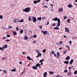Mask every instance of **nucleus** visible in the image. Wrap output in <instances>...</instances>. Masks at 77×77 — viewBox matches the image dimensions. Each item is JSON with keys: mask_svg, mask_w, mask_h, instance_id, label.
Instances as JSON below:
<instances>
[{"mask_svg": "<svg viewBox=\"0 0 77 77\" xmlns=\"http://www.w3.org/2000/svg\"><path fill=\"white\" fill-rule=\"evenodd\" d=\"M52 20L55 21H57L58 23H57V27H59L60 26V21L59 19H57V18L55 17L54 19H53Z\"/></svg>", "mask_w": 77, "mask_h": 77, "instance_id": "1", "label": "nucleus"}, {"mask_svg": "<svg viewBox=\"0 0 77 77\" xmlns=\"http://www.w3.org/2000/svg\"><path fill=\"white\" fill-rule=\"evenodd\" d=\"M23 12H29L30 11V8L29 7L26 8L23 10Z\"/></svg>", "mask_w": 77, "mask_h": 77, "instance_id": "2", "label": "nucleus"}, {"mask_svg": "<svg viewBox=\"0 0 77 77\" xmlns=\"http://www.w3.org/2000/svg\"><path fill=\"white\" fill-rule=\"evenodd\" d=\"M32 18L33 20V21L34 23H35V22H36V21L37 19H36V18H35V17L33 16L32 17Z\"/></svg>", "mask_w": 77, "mask_h": 77, "instance_id": "3", "label": "nucleus"}, {"mask_svg": "<svg viewBox=\"0 0 77 77\" xmlns=\"http://www.w3.org/2000/svg\"><path fill=\"white\" fill-rule=\"evenodd\" d=\"M18 21V18H14V19L13 20V22L14 23H16L17 21Z\"/></svg>", "mask_w": 77, "mask_h": 77, "instance_id": "4", "label": "nucleus"}, {"mask_svg": "<svg viewBox=\"0 0 77 77\" xmlns=\"http://www.w3.org/2000/svg\"><path fill=\"white\" fill-rule=\"evenodd\" d=\"M41 0H38L37 1H34V3L35 4V5L37 3H39L40 2V1Z\"/></svg>", "mask_w": 77, "mask_h": 77, "instance_id": "5", "label": "nucleus"}, {"mask_svg": "<svg viewBox=\"0 0 77 77\" xmlns=\"http://www.w3.org/2000/svg\"><path fill=\"white\" fill-rule=\"evenodd\" d=\"M65 29L66 32H67V33H68V32H69V29L66 27H65Z\"/></svg>", "mask_w": 77, "mask_h": 77, "instance_id": "6", "label": "nucleus"}, {"mask_svg": "<svg viewBox=\"0 0 77 77\" xmlns=\"http://www.w3.org/2000/svg\"><path fill=\"white\" fill-rule=\"evenodd\" d=\"M7 47H8V45H4L2 47V48L3 49V50H4V49H5V48H7Z\"/></svg>", "mask_w": 77, "mask_h": 77, "instance_id": "7", "label": "nucleus"}, {"mask_svg": "<svg viewBox=\"0 0 77 77\" xmlns=\"http://www.w3.org/2000/svg\"><path fill=\"white\" fill-rule=\"evenodd\" d=\"M58 12H62V11H63V8H59L58 9Z\"/></svg>", "mask_w": 77, "mask_h": 77, "instance_id": "8", "label": "nucleus"}, {"mask_svg": "<svg viewBox=\"0 0 77 77\" xmlns=\"http://www.w3.org/2000/svg\"><path fill=\"white\" fill-rule=\"evenodd\" d=\"M47 72H45L43 74V76L44 77H47Z\"/></svg>", "mask_w": 77, "mask_h": 77, "instance_id": "9", "label": "nucleus"}, {"mask_svg": "<svg viewBox=\"0 0 77 77\" xmlns=\"http://www.w3.org/2000/svg\"><path fill=\"white\" fill-rule=\"evenodd\" d=\"M66 60H69L70 59V57L69 56H67L65 58Z\"/></svg>", "mask_w": 77, "mask_h": 77, "instance_id": "10", "label": "nucleus"}, {"mask_svg": "<svg viewBox=\"0 0 77 77\" xmlns=\"http://www.w3.org/2000/svg\"><path fill=\"white\" fill-rule=\"evenodd\" d=\"M41 33H43V35H46V33H47V31H44L42 30L41 31Z\"/></svg>", "mask_w": 77, "mask_h": 77, "instance_id": "11", "label": "nucleus"}, {"mask_svg": "<svg viewBox=\"0 0 77 77\" xmlns=\"http://www.w3.org/2000/svg\"><path fill=\"white\" fill-rule=\"evenodd\" d=\"M68 8H72L73 6H72V5H71V4H69L68 6Z\"/></svg>", "mask_w": 77, "mask_h": 77, "instance_id": "12", "label": "nucleus"}, {"mask_svg": "<svg viewBox=\"0 0 77 77\" xmlns=\"http://www.w3.org/2000/svg\"><path fill=\"white\" fill-rule=\"evenodd\" d=\"M41 54L39 53L38 54V56H37L36 57L38 58L39 57H41Z\"/></svg>", "mask_w": 77, "mask_h": 77, "instance_id": "13", "label": "nucleus"}, {"mask_svg": "<svg viewBox=\"0 0 77 77\" xmlns=\"http://www.w3.org/2000/svg\"><path fill=\"white\" fill-rule=\"evenodd\" d=\"M73 62H74V60H73L72 59L70 61V64L71 65V64H72V63H73Z\"/></svg>", "mask_w": 77, "mask_h": 77, "instance_id": "14", "label": "nucleus"}, {"mask_svg": "<svg viewBox=\"0 0 77 77\" xmlns=\"http://www.w3.org/2000/svg\"><path fill=\"white\" fill-rule=\"evenodd\" d=\"M27 58L28 60H32V58L30 57H27Z\"/></svg>", "mask_w": 77, "mask_h": 77, "instance_id": "15", "label": "nucleus"}, {"mask_svg": "<svg viewBox=\"0 0 77 77\" xmlns=\"http://www.w3.org/2000/svg\"><path fill=\"white\" fill-rule=\"evenodd\" d=\"M36 66H32V68L34 69H37V67Z\"/></svg>", "mask_w": 77, "mask_h": 77, "instance_id": "16", "label": "nucleus"}, {"mask_svg": "<svg viewBox=\"0 0 77 77\" xmlns=\"http://www.w3.org/2000/svg\"><path fill=\"white\" fill-rule=\"evenodd\" d=\"M11 71L15 72L16 71V69L15 68H14V69H12L11 70Z\"/></svg>", "mask_w": 77, "mask_h": 77, "instance_id": "17", "label": "nucleus"}, {"mask_svg": "<svg viewBox=\"0 0 77 77\" xmlns=\"http://www.w3.org/2000/svg\"><path fill=\"white\" fill-rule=\"evenodd\" d=\"M64 63L67 64V65H68V63H69V61H65L64 62Z\"/></svg>", "mask_w": 77, "mask_h": 77, "instance_id": "18", "label": "nucleus"}, {"mask_svg": "<svg viewBox=\"0 0 77 77\" xmlns=\"http://www.w3.org/2000/svg\"><path fill=\"white\" fill-rule=\"evenodd\" d=\"M24 39L25 40H27V39H28V37L27 36V35H26L25 36Z\"/></svg>", "mask_w": 77, "mask_h": 77, "instance_id": "19", "label": "nucleus"}, {"mask_svg": "<svg viewBox=\"0 0 77 77\" xmlns=\"http://www.w3.org/2000/svg\"><path fill=\"white\" fill-rule=\"evenodd\" d=\"M68 75H71V72L69 71V72L67 73Z\"/></svg>", "mask_w": 77, "mask_h": 77, "instance_id": "20", "label": "nucleus"}, {"mask_svg": "<svg viewBox=\"0 0 77 77\" xmlns=\"http://www.w3.org/2000/svg\"><path fill=\"white\" fill-rule=\"evenodd\" d=\"M24 21V20L23 19L21 20H20L18 21V23L23 22Z\"/></svg>", "mask_w": 77, "mask_h": 77, "instance_id": "21", "label": "nucleus"}, {"mask_svg": "<svg viewBox=\"0 0 77 77\" xmlns=\"http://www.w3.org/2000/svg\"><path fill=\"white\" fill-rule=\"evenodd\" d=\"M13 35H17V32H13Z\"/></svg>", "mask_w": 77, "mask_h": 77, "instance_id": "22", "label": "nucleus"}, {"mask_svg": "<svg viewBox=\"0 0 77 77\" xmlns=\"http://www.w3.org/2000/svg\"><path fill=\"white\" fill-rule=\"evenodd\" d=\"M3 72H4V74H6L7 72V70H3Z\"/></svg>", "mask_w": 77, "mask_h": 77, "instance_id": "23", "label": "nucleus"}, {"mask_svg": "<svg viewBox=\"0 0 77 77\" xmlns=\"http://www.w3.org/2000/svg\"><path fill=\"white\" fill-rule=\"evenodd\" d=\"M31 17H32L31 16H29V21H32V19H31Z\"/></svg>", "mask_w": 77, "mask_h": 77, "instance_id": "24", "label": "nucleus"}, {"mask_svg": "<svg viewBox=\"0 0 77 77\" xmlns=\"http://www.w3.org/2000/svg\"><path fill=\"white\" fill-rule=\"evenodd\" d=\"M20 33H21V34H22L23 33V30L22 29H20Z\"/></svg>", "mask_w": 77, "mask_h": 77, "instance_id": "25", "label": "nucleus"}, {"mask_svg": "<svg viewBox=\"0 0 77 77\" xmlns=\"http://www.w3.org/2000/svg\"><path fill=\"white\" fill-rule=\"evenodd\" d=\"M36 53L38 54L40 53V52H39V51L38 50H36Z\"/></svg>", "mask_w": 77, "mask_h": 77, "instance_id": "26", "label": "nucleus"}, {"mask_svg": "<svg viewBox=\"0 0 77 77\" xmlns=\"http://www.w3.org/2000/svg\"><path fill=\"white\" fill-rule=\"evenodd\" d=\"M70 21L71 20H70V19H67V22H68V23H70Z\"/></svg>", "mask_w": 77, "mask_h": 77, "instance_id": "27", "label": "nucleus"}, {"mask_svg": "<svg viewBox=\"0 0 77 77\" xmlns=\"http://www.w3.org/2000/svg\"><path fill=\"white\" fill-rule=\"evenodd\" d=\"M49 73L51 74H54V72H53L49 71Z\"/></svg>", "mask_w": 77, "mask_h": 77, "instance_id": "28", "label": "nucleus"}, {"mask_svg": "<svg viewBox=\"0 0 77 77\" xmlns=\"http://www.w3.org/2000/svg\"><path fill=\"white\" fill-rule=\"evenodd\" d=\"M44 60H41L39 61V62L40 63H42V62H44Z\"/></svg>", "mask_w": 77, "mask_h": 77, "instance_id": "29", "label": "nucleus"}, {"mask_svg": "<svg viewBox=\"0 0 77 77\" xmlns=\"http://www.w3.org/2000/svg\"><path fill=\"white\" fill-rule=\"evenodd\" d=\"M54 29H55V30H58V29H59V28H58V27H55L54 28Z\"/></svg>", "mask_w": 77, "mask_h": 77, "instance_id": "30", "label": "nucleus"}, {"mask_svg": "<svg viewBox=\"0 0 77 77\" xmlns=\"http://www.w3.org/2000/svg\"><path fill=\"white\" fill-rule=\"evenodd\" d=\"M37 20H39L40 21H41V17H38Z\"/></svg>", "mask_w": 77, "mask_h": 77, "instance_id": "31", "label": "nucleus"}, {"mask_svg": "<svg viewBox=\"0 0 77 77\" xmlns=\"http://www.w3.org/2000/svg\"><path fill=\"white\" fill-rule=\"evenodd\" d=\"M12 27L11 26H9L8 28V29H12Z\"/></svg>", "mask_w": 77, "mask_h": 77, "instance_id": "32", "label": "nucleus"}, {"mask_svg": "<svg viewBox=\"0 0 77 77\" xmlns=\"http://www.w3.org/2000/svg\"><path fill=\"white\" fill-rule=\"evenodd\" d=\"M40 65V64L38 63L36 65V67H38V66H39Z\"/></svg>", "mask_w": 77, "mask_h": 77, "instance_id": "33", "label": "nucleus"}, {"mask_svg": "<svg viewBox=\"0 0 77 77\" xmlns=\"http://www.w3.org/2000/svg\"><path fill=\"white\" fill-rule=\"evenodd\" d=\"M45 19H46V17H44L42 18V20H45Z\"/></svg>", "mask_w": 77, "mask_h": 77, "instance_id": "34", "label": "nucleus"}, {"mask_svg": "<svg viewBox=\"0 0 77 77\" xmlns=\"http://www.w3.org/2000/svg\"><path fill=\"white\" fill-rule=\"evenodd\" d=\"M38 27H40V29H42V26H38Z\"/></svg>", "mask_w": 77, "mask_h": 77, "instance_id": "35", "label": "nucleus"}, {"mask_svg": "<svg viewBox=\"0 0 77 77\" xmlns=\"http://www.w3.org/2000/svg\"><path fill=\"white\" fill-rule=\"evenodd\" d=\"M52 26H56V23H53L52 24Z\"/></svg>", "mask_w": 77, "mask_h": 77, "instance_id": "36", "label": "nucleus"}, {"mask_svg": "<svg viewBox=\"0 0 77 77\" xmlns=\"http://www.w3.org/2000/svg\"><path fill=\"white\" fill-rule=\"evenodd\" d=\"M77 74V71L75 70L74 72V74Z\"/></svg>", "mask_w": 77, "mask_h": 77, "instance_id": "37", "label": "nucleus"}, {"mask_svg": "<svg viewBox=\"0 0 77 77\" xmlns=\"http://www.w3.org/2000/svg\"><path fill=\"white\" fill-rule=\"evenodd\" d=\"M46 52V50L45 49H44L43 50V53H45V52Z\"/></svg>", "mask_w": 77, "mask_h": 77, "instance_id": "38", "label": "nucleus"}, {"mask_svg": "<svg viewBox=\"0 0 77 77\" xmlns=\"http://www.w3.org/2000/svg\"><path fill=\"white\" fill-rule=\"evenodd\" d=\"M67 51H64V52H63V54H66V53Z\"/></svg>", "mask_w": 77, "mask_h": 77, "instance_id": "39", "label": "nucleus"}, {"mask_svg": "<svg viewBox=\"0 0 77 77\" xmlns=\"http://www.w3.org/2000/svg\"><path fill=\"white\" fill-rule=\"evenodd\" d=\"M0 19H2L3 18V16L0 15Z\"/></svg>", "mask_w": 77, "mask_h": 77, "instance_id": "40", "label": "nucleus"}, {"mask_svg": "<svg viewBox=\"0 0 77 77\" xmlns=\"http://www.w3.org/2000/svg\"><path fill=\"white\" fill-rule=\"evenodd\" d=\"M67 18V17L66 16H64V20H65L66 18Z\"/></svg>", "mask_w": 77, "mask_h": 77, "instance_id": "41", "label": "nucleus"}, {"mask_svg": "<svg viewBox=\"0 0 77 77\" xmlns=\"http://www.w3.org/2000/svg\"><path fill=\"white\" fill-rule=\"evenodd\" d=\"M7 37H10V35H9V34H7Z\"/></svg>", "mask_w": 77, "mask_h": 77, "instance_id": "42", "label": "nucleus"}, {"mask_svg": "<svg viewBox=\"0 0 77 77\" xmlns=\"http://www.w3.org/2000/svg\"><path fill=\"white\" fill-rule=\"evenodd\" d=\"M54 54V51H51V54Z\"/></svg>", "mask_w": 77, "mask_h": 77, "instance_id": "43", "label": "nucleus"}, {"mask_svg": "<svg viewBox=\"0 0 77 77\" xmlns=\"http://www.w3.org/2000/svg\"><path fill=\"white\" fill-rule=\"evenodd\" d=\"M22 54L24 55V54H26V53H25V52H22Z\"/></svg>", "mask_w": 77, "mask_h": 77, "instance_id": "44", "label": "nucleus"}, {"mask_svg": "<svg viewBox=\"0 0 77 77\" xmlns=\"http://www.w3.org/2000/svg\"><path fill=\"white\" fill-rule=\"evenodd\" d=\"M64 71L65 72H67L68 71H67V70L65 69V70H64Z\"/></svg>", "mask_w": 77, "mask_h": 77, "instance_id": "45", "label": "nucleus"}, {"mask_svg": "<svg viewBox=\"0 0 77 77\" xmlns=\"http://www.w3.org/2000/svg\"><path fill=\"white\" fill-rule=\"evenodd\" d=\"M3 50V48H2L0 47V50Z\"/></svg>", "mask_w": 77, "mask_h": 77, "instance_id": "46", "label": "nucleus"}, {"mask_svg": "<svg viewBox=\"0 0 77 77\" xmlns=\"http://www.w3.org/2000/svg\"><path fill=\"white\" fill-rule=\"evenodd\" d=\"M37 35H34L33 36L34 38H36V36Z\"/></svg>", "mask_w": 77, "mask_h": 77, "instance_id": "47", "label": "nucleus"}, {"mask_svg": "<svg viewBox=\"0 0 77 77\" xmlns=\"http://www.w3.org/2000/svg\"><path fill=\"white\" fill-rule=\"evenodd\" d=\"M25 71H26V68H24L23 69V72H25Z\"/></svg>", "mask_w": 77, "mask_h": 77, "instance_id": "48", "label": "nucleus"}, {"mask_svg": "<svg viewBox=\"0 0 77 77\" xmlns=\"http://www.w3.org/2000/svg\"><path fill=\"white\" fill-rule=\"evenodd\" d=\"M60 57V55H57V58H59Z\"/></svg>", "mask_w": 77, "mask_h": 77, "instance_id": "49", "label": "nucleus"}, {"mask_svg": "<svg viewBox=\"0 0 77 77\" xmlns=\"http://www.w3.org/2000/svg\"><path fill=\"white\" fill-rule=\"evenodd\" d=\"M50 5H52V8H53V5L52 4H51Z\"/></svg>", "mask_w": 77, "mask_h": 77, "instance_id": "50", "label": "nucleus"}, {"mask_svg": "<svg viewBox=\"0 0 77 77\" xmlns=\"http://www.w3.org/2000/svg\"><path fill=\"white\" fill-rule=\"evenodd\" d=\"M19 64H20V65H21V64H22V62L20 61L19 62Z\"/></svg>", "mask_w": 77, "mask_h": 77, "instance_id": "51", "label": "nucleus"}, {"mask_svg": "<svg viewBox=\"0 0 77 77\" xmlns=\"http://www.w3.org/2000/svg\"><path fill=\"white\" fill-rule=\"evenodd\" d=\"M69 43H70V44H72V42H71V41H69Z\"/></svg>", "mask_w": 77, "mask_h": 77, "instance_id": "52", "label": "nucleus"}, {"mask_svg": "<svg viewBox=\"0 0 77 77\" xmlns=\"http://www.w3.org/2000/svg\"><path fill=\"white\" fill-rule=\"evenodd\" d=\"M62 48L60 47L59 49V50H62Z\"/></svg>", "mask_w": 77, "mask_h": 77, "instance_id": "53", "label": "nucleus"}, {"mask_svg": "<svg viewBox=\"0 0 77 77\" xmlns=\"http://www.w3.org/2000/svg\"><path fill=\"white\" fill-rule=\"evenodd\" d=\"M57 56H60V55H59V52H57Z\"/></svg>", "mask_w": 77, "mask_h": 77, "instance_id": "54", "label": "nucleus"}, {"mask_svg": "<svg viewBox=\"0 0 77 77\" xmlns=\"http://www.w3.org/2000/svg\"><path fill=\"white\" fill-rule=\"evenodd\" d=\"M71 67H69V69L70 71H71Z\"/></svg>", "mask_w": 77, "mask_h": 77, "instance_id": "55", "label": "nucleus"}, {"mask_svg": "<svg viewBox=\"0 0 77 77\" xmlns=\"http://www.w3.org/2000/svg\"><path fill=\"white\" fill-rule=\"evenodd\" d=\"M24 72H22L21 73V75H23V74H24Z\"/></svg>", "mask_w": 77, "mask_h": 77, "instance_id": "56", "label": "nucleus"}, {"mask_svg": "<svg viewBox=\"0 0 77 77\" xmlns=\"http://www.w3.org/2000/svg\"><path fill=\"white\" fill-rule=\"evenodd\" d=\"M44 8H48V6L46 5V6H44Z\"/></svg>", "mask_w": 77, "mask_h": 77, "instance_id": "57", "label": "nucleus"}, {"mask_svg": "<svg viewBox=\"0 0 77 77\" xmlns=\"http://www.w3.org/2000/svg\"><path fill=\"white\" fill-rule=\"evenodd\" d=\"M6 41H8V42H9L10 41V40L6 39Z\"/></svg>", "mask_w": 77, "mask_h": 77, "instance_id": "58", "label": "nucleus"}, {"mask_svg": "<svg viewBox=\"0 0 77 77\" xmlns=\"http://www.w3.org/2000/svg\"><path fill=\"white\" fill-rule=\"evenodd\" d=\"M2 60H4V59H5V57L2 58Z\"/></svg>", "mask_w": 77, "mask_h": 77, "instance_id": "59", "label": "nucleus"}, {"mask_svg": "<svg viewBox=\"0 0 77 77\" xmlns=\"http://www.w3.org/2000/svg\"><path fill=\"white\" fill-rule=\"evenodd\" d=\"M60 77V76L59 75H56V77Z\"/></svg>", "mask_w": 77, "mask_h": 77, "instance_id": "60", "label": "nucleus"}, {"mask_svg": "<svg viewBox=\"0 0 77 77\" xmlns=\"http://www.w3.org/2000/svg\"><path fill=\"white\" fill-rule=\"evenodd\" d=\"M36 41H33V43H35L36 42Z\"/></svg>", "mask_w": 77, "mask_h": 77, "instance_id": "61", "label": "nucleus"}, {"mask_svg": "<svg viewBox=\"0 0 77 77\" xmlns=\"http://www.w3.org/2000/svg\"><path fill=\"white\" fill-rule=\"evenodd\" d=\"M6 38L4 37L3 38V39H6Z\"/></svg>", "mask_w": 77, "mask_h": 77, "instance_id": "62", "label": "nucleus"}, {"mask_svg": "<svg viewBox=\"0 0 77 77\" xmlns=\"http://www.w3.org/2000/svg\"><path fill=\"white\" fill-rule=\"evenodd\" d=\"M54 55L55 57H56V54H54Z\"/></svg>", "mask_w": 77, "mask_h": 77, "instance_id": "63", "label": "nucleus"}, {"mask_svg": "<svg viewBox=\"0 0 77 77\" xmlns=\"http://www.w3.org/2000/svg\"><path fill=\"white\" fill-rule=\"evenodd\" d=\"M62 41H60V44H62Z\"/></svg>", "mask_w": 77, "mask_h": 77, "instance_id": "64", "label": "nucleus"}]
</instances>
